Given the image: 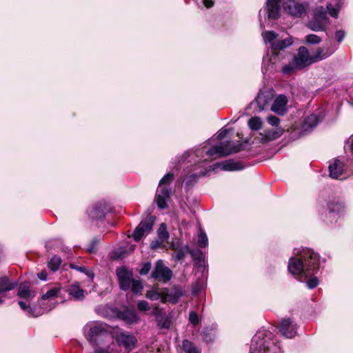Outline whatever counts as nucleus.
I'll return each instance as SVG.
<instances>
[{
  "label": "nucleus",
  "mask_w": 353,
  "mask_h": 353,
  "mask_svg": "<svg viewBox=\"0 0 353 353\" xmlns=\"http://www.w3.org/2000/svg\"><path fill=\"white\" fill-rule=\"evenodd\" d=\"M292 38L290 37H288L286 39L277 40L274 43H272L271 50L272 53H276V51L282 50L289 47L292 44Z\"/></svg>",
  "instance_id": "nucleus-25"
},
{
  "label": "nucleus",
  "mask_w": 353,
  "mask_h": 353,
  "mask_svg": "<svg viewBox=\"0 0 353 353\" xmlns=\"http://www.w3.org/2000/svg\"><path fill=\"white\" fill-rule=\"evenodd\" d=\"M189 321L194 325H196L199 324V316H198V315H197L196 312L191 311L190 312Z\"/></svg>",
  "instance_id": "nucleus-48"
},
{
  "label": "nucleus",
  "mask_w": 353,
  "mask_h": 353,
  "mask_svg": "<svg viewBox=\"0 0 353 353\" xmlns=\"http://www.w3.org/2000/svg\"><path fill=\"white\" fill-rule=\"evenodd\" d=\"M329 23V19L327 17L325 9L322 7H317L312 19L307 23V27L312 31H325Z\"/></svg>",
  "instance_id": "nucleus-4"
},
{
  "label": "nucleus",
  "mask_w": 353,
  "mask_h": 353,
  "mask_svg": "<svg viewBox=\"0 0 353 353\" xmlns=\"http://www.w3.org/2000/svg\"><path fill=\"white\" fill-rule=\"evenodd\" d=\"M108 210V205L105 202H99L90 207L87 213L92 219H101L105 217Z\"/></svg>",
  "instance_id": "nucleus-13"
},
{
  "label": "nucleus",
  "mask_w": 353,
  "mask_h": 353,
  "mask_svg": "<svg viewBox=\"0 0 353 353\" xmlns=\"http://www.w3.org/2000/svg\"><path fill=\"white\" fill-rule=\"evenodd\" d=\"M308 4L296 0H288L285 3V10L292 17L301 18L306 14Z\"/></svg>",
  "instance_id": "nucleus-7"
},
{
  "label": "nucleus",
  "mask_w": 353,
  "mask_h": 353,
  "mask_svg": "<svg viewBox=\"0 0 353 353\" xmlns=\"http://www.w3.org/2000/svg\"><path fill=\"white\" fill-rule=\"evenodd\" d=\"M301 68H298L296 62L292 59L289 63L285 64L282 68V72L286 75H290L293 74L296 70H300Z\"/></svg>",
  "instance_id": "nucleus-31"
},
{
  "label": "nucleus",
  "mask_w": 353,
  "mask_h": 353,
  "mask_svg": "<svg viewBox=\"0 0 353 353\" xmlns=\"http://www.w3.org/2000/svg\"><path fill=\"white\" fill-rule=\"evenodd\" d=\"M228 132H229V130L228 129H225V128H223L221 129L217 136H216V139L219 140V141H221L222 139H223L226 136L227 134H228Z\"/></svg>",
  "instance_id": "nucleus-53"
},
{
  "label": "nucleus",
  "mask_w": 353,
  "mask_h": 353,
  "mask_svg": "<svg viewBox=\"0 0 353 353\" xmlns=\"http://www.w3.org/2000/svg\"><path fill=\"white\" fill-rule=\"evenodd\" d=\"M119 317L128 324L137 323L139 321L138 314L132 310H125L120 313Z\"/></svg>",
  "instance_id": "nucleus-24"
},
{
  "label": "nucleus",
  "mask_w": 353,
  "mask_h": 353,
  "mask_svg": "<svg viewBox=\"0 0 353 353\" xmlns=\"http://www.w3.org/2000/svg\"><path fill=\"white\" fill-rule=\"evenodd\" d=\"M3 296H0V305L3 303Z\"/></svg>",
  "instance_id": "nucleus-60"
},
{
  "label": "nucleus",
  "mask_w": 353,
  "mask_h": 353,
  "mask_svg": "<svg viewBox=\"0 0 353 353\" xmlns=\"http://www.w3.org/2000/svg\"><path fill=\"white\" fill-rule=\"evenodd\" d=\"M335 37L336 40L341 42L345 37V32L343 30H338L335 33Z\"/></svg>",
  "instance_id": "nucleus-54"
},
{
  "label": "nucleus",
  "mask_w": 353,
  "mask_h": 353,
  "mask_svg": "<svg viewBox=\"0 0 353 353\" xmlns=\"http://www.w3.org/2000/svg\"><path fill=\"white\" fill-rule=\"evenodd\" d=\"M248 125L252 130H258L261 128L262 121L259 117H252L248 121Z\"/></svg>",
  "instance_id": "nucleus-37"
},
{
  "label": "nucleus",
  "mask_w": 353,
  "mask_h": 353,
  "mask_svg": "<svg viewBox=\"0 0 353 353\" xmlns=\"http://www.w3.org/2000/svg\"><path fill=\"white\" fill-rule=\"evenodd\" d=\"M329 214L334 218L344 208V204L339 201H332L327 204Z\"/></svg>",
  "instance_id": "nucleus-27"
},
{
  "label": "nucleus",
  "mask_w": 353,
  "mask_h": 353,
  "mask_svg": "<svg viewBox=\"0 0 353 353\" xmlns=\"http://www.w3.org/2000/svg\"><path fill=\"white\" fill-rule=\"evenodd\" d=\"M183 347L185 353H201L194 345L188 340H184L183 341Z\"/></svg>",
  "instance_id": "nucleus-38"
},
{
  "label": "nucleus",
  "mask_w": 353,
  "mask_h": 353,
  "mask_svg": "<svg viewBox=\"0 0 353 353\" xmlns=\"http://www.w3.org/2000/svg\"><path fill=\"white\" fill-rule=\"evenodd\" d=\"M158 325L161 328H168L170 326V323L167 321L166 319L163 318H157Z\"/></svg>",
  "instance_id": "nucleus-51"
},
{
  "label": "nucleus",
  "mask_w": 353,
  "mask_h": 353,
  "mask_svg": "<svg viewBox=\"0 0 353 353\" xmlns=\"http://www.w3.org/2000/svg\"><path fill=\"white\" fill-rule=\"evenodd\" d=\"M84 332L87 339L93 344L97 343L99 337L108 334L106 324L98 321L86 324Z\"/></svg>",
  "instance_id": "nucleus-6"
},
{
  "label": "nucleus",
  "mask_w": 353,
  "mask_h": 353,
  "mask_svg": "<svg viewBox=\"0 0 353 353\" xmlns=\"http://www.w3.org/2000/svg\"><path fill=\"white\" fill-rule=\"evenodd\" d=\"M70 267L73 270H76L80 272L84 273L90 279H93V278H94V273L88 270L85 266H78L74 263H71L70 265Z\"/></svg>",
  "instance_id": "nucleus-40"
},
{
  "label": "nucleus",
  "mask_w": 353,
  "mask_h": 353,
  "mask_svg": "<svg viewBox=\"0 0 353 353\" xmlns=\"http://www.w3.org/2000/svg\"><path fill=\"white\" fill-rule=\"evenodd\" d=\"M298 68L302 69L314 63L312 57L310 55L307 48L305 46H301L299 48L298 53L293 58Z\"/></svg>",
  "instance_id": "nucleus-10"
},
{
  "label": "nucleus",
  "mask_w": 353,
  "mask_h": 353,
  "mask_svg": "<svg viewBox=\"0 0 353 353\" xmlns=\"http://www.w3.org/2000/svg\"><path fill=\"white\" fill-rule=\"evenodd\" d=\"M170 188H158L156 193L155 201L160 209H165L168 207L167 201L170 199Z\"/></svg>",
  "instance_id": "nucleus-15"
},
{
  "label": "nucleus",
  "mask_w": 353,
  "mask_h": 353,
  "mask_svg": "<svg viewBox=\"0 0 353 353\" xmlns=\"http://www.w3.org/2000/svg\"><path fill=\"white\" fill-rule=\"evenodd\" d=\"M183 295V291L179 288H174L172 290L164 289L161 292L162 302H170L176 303Z\"/></svg>",
  "instance_id": "nucleus-16"
},
{
  "label": "nucleus",
  "mask_w": 353,
  "mask_h": 353,
  "mask_svg": "<svg viewBox=\"0 0 353 353\" xmlns=\"http://www.w3.org/2000/svg\"><path fill=\"white\" fill-rule=\"evenodd\" d=\"M199 6H203L206 8H210L214 6V0H194Z\"/></svg>",
  "instance_id": "nucleus-46"
},
{
  "label": "nucleus",
  "mask_w": 353,
  "mask_h": 353,
  "mask_svg": "<svg viewBox=\"0 0 353 353\" xmlns=\"http://www.w3.org/2000/svg\"><path fill=\"white\" fill-rule=\"evenodd\" d=\"M263 37L265 43H269L270 48H272V43H274L275 39L277 38V34L274 31H266L263 33Z\"/></svg>",
  "instance_id": "nucleus-36"
},
{
  "label": "nucleus",
  "mask_w": 353,
  "mask_h": 353,
  "mask_svg": "<svg viewBox=\"0 0 353 353\" xmlns=\"http://www.w3.org/2000/svg\"><path fill=\"white\" fill-rule=\"evenodd\" d=\"M306 284L310 289H313L319 285V280L317 277L313 276L307 281Z\"/></svg>",
  "instance_id": "nucleus-49"
},
{
  "label": "nucleus",
  "mask_w": 353,
  "mask_h": 353,
  "mask_svg": "<svg viewBox=\"0 0 353 353\" xmlns=\"http://www.w3.org/2000/svg\"><path fill=\"white\" fill-rule=\"evenodd\" d=\"M117 275L120 288L123 290H129L133 280L132 272L127 270L125 267H121L117 269Z\"/></svg>",
  "instance_id": "nucleus-12"
},
{
  "label": "nucleus",
  "mask_w": 353,
  "mask_h": 353,
  "mask_svg": "<svg viewBox=\"0 0 353 353\" xmlns=\"http://www.w3.org/2000/svg\"><path fill=\"white\" fill-rule=\"evenodd\" d=\"M68 292L76 301H82L85 298V292L78 284H72L69 288Z\"/></svg>",
  "instance_id": "nucleus-26"
},
{
  "label": "nucleus",
  "mask_w": 353,
  "mask_h": 353,
  "mask_svg": "<svg viewBox=\"0 0 353 353\" xmlns=\"http://www.w3.org/2000/svg\"><path fill=\"white\" fill-rule=\"evenodd\" d=\"M146 297L152 301H157L161 299V293H159L155 290H148L145 294Z\"/></svg>",
  "instance_id": "nucleus-44"
},
{
  "label": "nucleus",
  "mask_w": 353,
  "mask_h": 353,
  "mask_svg": "<svg viewBox=\"0 0 353 353\" xmlns=\"http://www.w3.org/2000/svg\"><path fill=\"white\" fill-rule=\"evenodd\" d=\"M151 276L163 283H167L171 280L172 272L168 267L165 265L162 260H158L155 263Z\"/></svg>",
  "instance_id": "nucleus-8"
},
{
  "label": "nucleus",
  "mask_w": 353,
  "mask_h": 353,
  "mask_svg": "<svg viewBox=\"0 0 353 353\" xmlns=\"http://www.w3.org/2000/svg\"><path fill=\"white\" fill-rule=\"evenodd\" d=\"M197 245L201 248H205L208 245L207 235L202 230H200L198 234Z\"/></svg>",
  "instance_id": "nucleus-39"
},
{
  "label": "nucleus",
  "mask_w": 353,
  "mask_h": 353,
  "mask_svg": "<svg viewBox=\"0 0 353 353\" xmlns=\"http://www.w3.org/2000/svg\"><path fill=\"white\" fill-rule=\"evenodd\" d=\"M151 219L152 217L147 220L142 221L135 228L133 233V238L136 241L141 240L145 233H148L152 230L153 221Z\"/></svg>",
  "instance_id": "nucleus-17"
},
{
  "label": "nucleus",
  "mask_w": 353,
  "mask_h": 353,
  "mask_svg": "<svg viewBox=\"0 0 353 353\" xmlns=\"http://www.w3.org/2000/svg\"><path fill=\"white\" fill-rule=\"evenodd\" d=\"M346 146L350 147L352 152H353V135L348 139Z\"/></svg>",
  "instance_id": "nucleus-57"
},
{
  "label": "nucleus",
  "mask_w": 353,
  "mask_h": 353,
  "mask_svg": "<svg viewBox=\"0 0 353 353\" xmlns=\"http://www.w3.org/2000/svg\"><path fill=\"white\" fill-rule=\"evenodd\" d=\"M290 273L301 281L315 275L319 270V255L308 248H296L288 262Z\"/></svg>",
  "instance_id": "nucleus-1"
},
{
  "label": "nucleus",
  "mask_w": 353,
  "mask_h": 353,
  "mask_svg": "<svg viewBox=\"0 0 353 353\" xmlns=\"http://www.w3.org/2000/svg\"><path fill=\"white\" fill-rule=\"evenodd\" d=\"M158 239L161 243H165L169 239V233L167 231L166 225L165 223H161L157 232Z\"/></svg>",
  "instance_id": "nucleus-34"
},
{
  "label": "nucleus",
  "mask_w": 353,
  "mask_h": 353,
  "mask_svg": "<svg viewBox=\"0 0 353 353\" xmlns=\"http://www.w3.org/2000/svg\"><path fill=\"white\" fill-rule=\"evenodd\" d=\"M174 179V174L172 173H168L165 174L159 182V188H164L163 185L170 183Z\"/></svg>",
  "instance_id": "nucleus-43"
},
{
  "label": "nucleus",
  "mask_w": 353,
  "mask_h": 353,
  "mask_svg": "<svg viewBox=\"0 0 353 353\" xmlns=\"http://www.w3.org/2000/svg\"><path fill=\"white\" fill-rule=\"evenodd\" d=\"M17 285V281L6 276L0 278V295L3 296L4 293L13 290Z\"/></svg>",
  "instance_id": "nucleus-21"
},
{
  "label": "nucleus",
  "mask_w": 353,
  "mask_h": 353,
  "mask_svg": "<svg viewBox=\"0 0 353 353\" xmlns=\"http://www.w3.org/2000/svg\"><path fill=\"white\" fill-rule=\"evenodd\" d=\"M332 54L328 50H324L323 48H318L315 54L312 56L314 63L326 59Z\"/></svg>",
  "instance_id": "nucleus-30"
},
{
  "label": "nucleus",
  "mask_w": 353,
  "mask_h": 353,
  "mask_svg": "<svg viewBox=\"0 0 353 353\" xmlns=\"http://www.w3.org/2000/svg\"><path fill=\"white\" fill-rule=\"evenodd\" d=\"M170 248L174 251L172 254V257L177 261L184 259L188 254H190L194 260L197 257L199 258L201 255V252L190 250L187 245H181L178 243H172L170 245Z\"/></svg>",
  "instance_id": "nucleus-9"
},
{
  "label": "nucleus",
  "mask_w": 353,
  "mask_h": 353,
  "mask_svg": "<svg viewBox=\"0 0 353 353\" xmlns=\"http://www.w3.org/2000/svg\"><path fill=\"white\" fill-rule=\"evenodd\" d=\"M281 0H268L267 12L269 19H276L280 17V2Z\"/></svg>",
  "instance_id": "nucleus-20"
},
{
  "label": "nucleus",
  "mask_w": 353,
  "mask_h": 353,
  "mask_svg": "<svg viewBox=\"0 0 353 353\" xmlns=\"http://www.w3.org/2000/svg\"><path fill=\"white\" fill-rule=\"evenodd\" d=\"M330 176L332 179H343V163L339 159H334L329 165Z\"/></svg>",
  "instance_id": "nucleus-18"
},
{
  "label": "nucleus",
  "mask_w": 353,
  "mask_h": 353,
  "mask_svg": "<svg viewBox=\"0 0 353 353\" xmlns=\"http://www.w3.org/2000/svg\"><path fill=\"white\" fill-rule=\"evenodd\" d=\"M151 266L152 265L150 262L145 263L143 265L142 268H141L139 273L141 275H145V274H148V272H150V270L151 269Z\"/></svg>",
  "instance_id": "nucleus-50"
},
{
  "label": "nucleus",
  "mask_w": 353,
  "mask_h": 353,
  "mask_svg": "<svg viewBox=\"0 0 353 353\" xmlns=\"http://www.w3.org/2000/svg\"><path fill=\"white\" fill-rule=\"evenodd\" d=\"M306 42L310 44H318L321 42L322 39L320 37L310 34L305 37Z\"/></svg>",
  "instance_id": "nucleus-42"
},
{
  "label": "nucleus",
  "mask_w": 353,
  "mask_h": 353,
  "mask_svg": "<svg viewBox=\"0 0 353 353\" xmlns=\"http://www.w3.org/2000/svg\"><path fill=\"white\" fill-rule=\"evenodd\" d=\"M243 149L242 143H231L230 141L221 143L206 151V154L212 157L215 154L219 157H225L231 154L241 151Z\"/></svg>",
  "instance_id": "nucleus-5"
},
{
  "label": "nucleus",
  "mask_w": 353,
  "mask_h": 353,
  "mask_svg": "<svg viewBox=\"0 0 353 353\" xmlns=\"http://www.w3.org/2000/svg\"><path fill=\"white\" fill-rule=\"evenodd\" d=\"M38 277L39 279L45 281V280H46V278H47V274L44 272H41L38 274Z\"/></svg>",
  "instance_id": "nucleus-59"
},
{
  "label": "nucleus",
  "mask_w": 353,
  "mask_h": 353,
  "mask_svg": "<svg viewBox=\"0 0 353 353\" xmlns=\"http://www.w3.org/2000/svg\"><path fill=\"white\" fill-rule=\"evenodd\" d=\"M206 159H205L192 165L190 169L184 170L183 176L179 181L181 183L185 182L188 186H190L195 183L199 177L205 176L210 172L218 168L225 171H238L244 168L240 161L233 159L225 160L209 166H206Z\"/></svg>",
  "instance_id": "nucleus-2"
},
{
  "label": "nucleus",
  "mask_w": 353,
  "mask_h": 353,
  "mask_svg": "<svg viewBox=\"0 0 353 353\" xmlns=\"http://www.w3.org/2000/svg\"><path fill=\"white\" fill-rule=\"evenodd\" d=\"M278 329L281 334L288 339H292L296 334V324L289 318L282 319Z\"/></svg>",
  "instance_id": "nucleus-11"
},
{
  "label": "nucleus",
  "mask_w": 353,
  "mask_h": 353,
  "mask_svg": "<svg viewBox=\"0 0 353 353\" xmlns=\"http://www.w3.org/2000/svg\"><path fill=\"white\" fill-rule=\"evenodd\" d=\"M137 307L141 312H146L150 309L148 303L145 301H139L137 303Z\"/></svg>",
  "instance_id": "nucleus-47"
},
{
  "label": "nucleus",
  "mask_w": 353,
  "mask_h": 353,
  "mask_svg": "<svg viewBox=\"0 0 353 353\" xmlns=\"http://www.w3.org/2000/svg\"><path fill=\"white\" fill-rule=\"evenodd\" d=\"M60 292V289L57 287L52 288L49 289L46 293H43L41 298L43 300H52L56 297H57L58 294Z\"/></svg>",
  "instance_id": "nucleus-35"
},
{
  "label": "nucleus",
  "mask_w": 353,
  "mask_h": 353,
  "mask_svg": "<svg viewBox=\"0 0 353 353\" xmlns=\"http://www.w3.org/2000/svg\"><path fill=\"white\" fill-rule=\"evenodd\" d=\"M268 122L272 126H277L280 120L278 117L271 115L268 117Z\"/></svg>",
  "instance_id": "nucleus-52"
},
{
  "label": "nucleus",
  "mask_w": 353,
  "mask_h": 353,
  "mask_svg": "<svg viewBox=\"0 0 353 353\" xmlns=\"http://www.w3.org/2000/svg\"><path fill=\"white\" fill-rule=\"evenodd\" d=\"M250 353H281V350L272 333L263 330L253 336Z\"/></svg>",
  "instance_id": "nucleus-3"
},
{
  "label": "nucleus",
  "mask_w": 353,
  "mask_h": 353,
  "mask_svg": "<svg viewBox=\"0 0 353 353\" xmlns=\"http://www.w3.org/2000/svg\"><path fill=\"white\" fill-rule=\"evenodd\" d=\"M94 353H110L108 349L97 348L94 350Z\"/></svg>",
  "instance_id": "nucleus-58"
},
{
  "label": "nucleus",
  "mask_w": 353,
  "mask_h": 353,
  "mask_svg": "<svg viewBox=\"0 0 353 353\" xmlns=\"http://www.w3.org/2000/svg\"><path fill=\"white\" fill-rule=\"evenodd\" d=\"M319 121V118L316 114H311L305 119L303 129L305 131H310L317 125Z\"/></svg>",
  "instance_id": "nucleus-28"
},
{
  "label": "nucleus",
  "mask_w": 353,
  "mask_h": 353,
  "mask_svg": "<svg viewBox=\"0 0 353 353\" xmlns=\"http://www.w3.org/2000/svg\"><path fill=\"white\" fill-rule=\"evenodd\" d=\"M287 103V97L283 94H280L274 100L271 110L278 114L283 115L286 112Z\"/></svg>",
  "instance_id": "nucleus-19"
},
{
  "label": "nucleus",
  "mask_w": 353,
  "mask_h": 353,
  "mask_svg": "<svg viewBox=\"0 0 353 353\" xmlns=\"http://www.w3.org/2000/svg\"><path fill=\"white\" fill-rule=\"evenodd\" d=\"M17 295L21 299L30 300L34 298L36 294L34 291H31L30 290V285L28 283L24 282L20 284Z\"/></svg>",
  "instance_id": "nucleus-22"
},
{
  "label": "nucleus",
  "mask_w": 353,
  "mask_h": 353,
  "mask_svg": "<svg viewBox=\"0 0 353 353\" xmlns=\"http://www.w3.org/2000/svg\"><path fill=\"white\" fill-rule=\"evenodd\" d=\"M283 132V130L281 128L274 130H267L264 133H260V141L261 142H268L274 140L281 137Z\"/></svg>",
  "instance_id": "nucleus-23"
},
{
  "label": "nucleus",
  "mask_w": 353,
  "mask_h": 353,
  "mask_svg": "<svg viewBox=\"0 0 353 353\" xmlns=\"http://www.w3.org/2000/svg\"><path fill=\"white\" fill-rule=\"evenodd\" d=\"M161 241L158 239V240H156L155 241H152L151 243V248L152 249H157L160 247V245L162 244Z\"/></svg>",
  "instance_id": "nucleus-55"
},
{
  "label": "nucleus",
  "mask_w": 353,
  "mask_h": 353,
  "mask_svg": "<svg viewBox=\"0 0 353 353\" xmlns=\"http://www.w3.org/2000/svg\"><path fill=\"white\" fill-rule=\"evenodd\" d=\"M327 9L330 16L332 17H337L340 7L339 5H337L336 7H333V6L330 3L327 6Z\"/></svg>",
  "instance_id": "nucleus-45"
},
{
  "label": "nucleus",
  "mask_w": 353,
  "mask_h": 353,
  "mask_svg": "<svg viewBox=\"0 0 353 353\" xmlns=\"http://www.w3.org/2000/svg\"><path fill=\"white\" fill-rule=\"evenodd\" d=\"M271 98L269 94L265 93H259L256 99V103L259 111H262L266 108L270 103Z\"/></svg>",
  "instance_id": "nucleus-29"
},
{
  "label": "nucleus",
  "mask_w": 353,
  "mask_h": 353,
  "mask_svg": "<svg viewBox=\"0 0 353 353\" xmlns=\"http://www.w3.org/2000/svg\"><path fill=\"white\" fill-rule=\"evenodd\" d=\"M61 263L62 260L61 257L58 255H54L50 259L48 266L52 271L55 272L59 270Z\"/></svg>",
  "instance_id": "nucleus-32"
},
{
  "label": "nucleus",
  "mask_w": 353,
  "mask_h": 353,
  "mask_svg": "<svg viewBox=\"0 0 353 353\" xmlns=\"http://www.w3.org/2000/svg\"><path fill=\"white\" fill-rule=\"evenodd\" d=\"M19 305L21 308V310L26 311L30 316H38L41 314L39 312H36L35 308H32L30 307L28 304H27L26 302L19 301L18 302Z\"/></svg>",
  "instance_id": "nucleus-33"
},
{
  "label": "nucleus",
  "mask_w": 353,
  "mask_h": 353,
  "mask_svg": "<svg viewBox=\"0 0 353 353\" xmlns=\"http://www.w3.org/2000/svg\"><path fill=\"white\" fill-rule=\"evenodd\" d=\"M130 288L133 293L138 294L142 291L143 285L140 281L133 279L131 283Z\"/></svg>",
  "instance_id": "nucleus-41"
},
{
  "label": "nucleus",
  "mask_w": 353,
  "mask_h": 353,
  "mask_svg": "<svg viewBox=\"0 0 353 353\" xmlns=\"http://www.w3.org/2000/svg\"><path fill=\"white\" fill-rule=\"evenodd\" d=\"M116 340L120 346H123L128 351L132 350L137 342L133 335L125 332L118 333Z\"/></svg>",
  "instance_id": "nucleus-14"
},
{
  "label": "nucleus",
  "mask_w": 353,
  "mask_h": 353,
  "mask_svg": "<svg viewBox=\"0 0 353 353\" xmlns=\"http://www.w3.org/2000/svg\"><path fill=\"white\" fill-rule=\"evenodd\" d=\"M98 241L97 240H93L92 242L91 243V244L90 245L89 248H88V251L90 252H94V250H95V245L97 244Z\"/></svg>",
  "instance_id": "nucleus-56"
}]
</instances>
